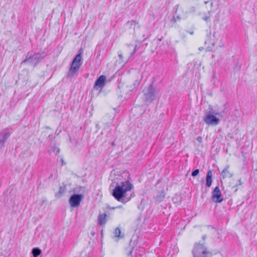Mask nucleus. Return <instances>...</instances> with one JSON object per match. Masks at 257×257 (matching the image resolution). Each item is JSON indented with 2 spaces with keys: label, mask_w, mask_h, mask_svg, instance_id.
Instances as JSON below:
<instances>
[{
  "label": "nucleus",
  "mask_w": 257,
  "mask_h": 257,
  "mask_svg": "<svg viewBox=\"0 0 257 257\" xmlns=\"http://www.w3.org/2000/svg\"><path fill=\"white\" fill-rule=\"evenodd\" d=\"M212 113H213V114H216V115H217V114H218V113H217V112H212Z\"/></svg>",
  "instance_id": "c756f323"
},
{
  "label": "nucleus",
  "mask_w": 257,
  "mask_h": 257,
  "mask_svg": "<svg viewBox=\"0 0 257 257\" xmlns=\"http://www.w3.org/2000/svg\"><path fill=\"white\" fill-rule=\"evenodd\" d=\"M81 59L80 53L78 54L74 58L68 73V77H72L76 74L81 66Z\"/></svg>",
  "instance_id": "39448f33"
},
{
  "label": "nucleus",
  "mask_w": 257,
  "mask_h": 257,
  "mask_svg": "<svg viewBox=\"0 0 257 257\" xmlns=\"http://www.w3.org/2000/svg\"><path fill=\"white\" fill-rule=\"evenodd\" d=\"M143 94L145 103H150L156 98L157 92L156 88L153 86V84L151 83L144 88Z\"/></svg>",
  "instance_id": "7ed1b4c3"
},
{
  "label": "nucleus",
  "mask_w": 257,
  "mask_h": 257,
  "mask_svg": "<svg viewBox=\"0 0 257 257\" xmlns=\"http://www.w3.org/2000/svg\"><path fill=\"white\" fill-rule=\"evenodd\" d=\"M11 134L8 128L4 129L0 132V149L4 146L5 143Z\"/></svg>",
  "instance_id": "6e6552de"
},
{
  "label": "nucleus",
  "mask_w": 257,
  "mask_h": 257,
  "mask_svg": "<svg viewBox=\"0 0 257 257\" xmlns=\"http://www.w3.org/2000/svg\"><path fill=\"white\" fill-rule=\"evenodd\" d=\"M133 188V185L129 181L121 182L113 189L112 195L117 201L125 203L131 198L128 192Z\"/></svg>",
  "instance_id": "f257e3e1"
},
{
  "label": "nucleus",
  "mask_w": 257,
  "mask_h": 257,
  "mask_svg": "<svg viewBox=\"0 0 257 257\" xmlns=\"http://www.w3.org/2000/svg\"><path fill=\"white\" fill-rule=\"evenodd\" d=\"M212 198L215 202H221L223 201L221 191L218 186H216L212 192Z\"/></svg>",
  "instance_id": "9d476101"
},
{
  "label": "nucleus",
  "mask_w": 257,
  "mask_h": 257,
  "mask_svg": "<svg viewBox=\"0 0 257 257\" xmlns=\"http://www.w3.org/2000/svg\"><path fill=\"white\" fill-rule=\"evenodd\" d=\"M106 79V76L104 75H102L99 76L95 82L94 88L96 90H98L103 87L105 85Z\"/></svg>",
  "instance_id": "9b49d317"
},
{
  "label": "nucleus",
  "mask_w": 257,
  "mask_h": 257,
  "mask_svg": "<svg viewBox=\"0 0 257 257\" xmlns=\"http://www.w3.org/2000/svg\"><path fill=\"white\" fill-rule=\"evenodd\" d=\"M137 50V46H136L134 48V52L132 53H131V56L134 55V54L136 53Z\"/></svg>",
  "instance_id": "5701e85b"
},
{
  "label": "nucleus",
  "mask_w": 257,
  "mask_h": 257,
  "mask_svg": "<svg viewBox=\"0 0 257 257\" xmlns=\"http://www.w3.org/2000/svg\"><path fill=\"white\" fill-rule=\"evenodd\" d=\"M194 257H211L212 253L203 243H195L192 250Z\"/></svg>",
  "instance_id": "f03ea898"
},
{
  "label": "nucleus",
  "mask_w": 257,
  "mask_h": 257,
  "mask_svg": "<svg viewBox=\"0 0 257 257\" xmlns=\"http://www.w3.org/2000/svg\"><path fill=\"white\" fill-rule=\"evenodd\" d=\"M203 120L207 124L216 125L219 123V119L215 115L206 113L204 117Z\"/></svg>",
  "instance_id": "423d86ee"
},
{
  "label": "nucleus",
  "mask_w": 257,
  "mask_h": 257,
  "mask_svg": "<svg viewBox=\"0 0 257 257\" xmlns=\"http://www.w3.org/2000/svg\"><path fill=\"white\" fill-rule=\"evenodd\" d=\"M184 16V13L183 12V9L179 7V6H176V11L173 15V18L171 20V22L175 23L177 21H180L181 18Z\"/></svg>",
  "instance_id": "1a4fd4ad"
},
{
  "label": "nucleus",
  "mask_w": 257,
  "mask_h": 257,
  "mask_svg": "<svg viewBox=\"0 0 257 257\" xmlns=\"http://www.w3.org/2000/svg\"><path fill=\"white\" fill-rule=\"evenodd\" d=\"M189 33L191 34V35H192L193 34V32H190Z\"/></svg>",
  "instance_id": "2f4dec72"
},
{
  "label": "nucleus",
  "mask_w": 257,
  "mask_h": 257,
  "mask_svg": "<svg viewBox=\"0 0 257 257\" xmlns=\"http://www.w3.org/2000/svg\"><path fill=\"white\" fill-rule=\"evenodd\" d=\"M202 138L201 137L199 136L197 138V141L199 142V143H201L202 142Z\"/></svg>",
  "instance_id": "4be33fe9"
},
{
  "label": "nucleus",
  "mask_w": 257,
  "mask_h": 257,
  "mask_svg": "<svg viewBox=\"0 0 257 257\" xmlns=\"http://www.w3.org/2000/svg\"><path fill=\"white\" fill-rule=\"evenodd\" d=\"M210 5H211V7H212L213 6V3H212V2H211V4H210Z\"/></svg>",
  "instance_id": "473e14b6"
},
{
  "label": "nucleus",
  "mask_w": 257,
  "mask_h": 257,
  "mask_svg": "<svg viewBox=\"0 0 257 257\" xmlns=\"http://www.w3.org/2000/svg\"><path fill=\"white\" fill-rule=\"evenodd\" d=\"M127 257H132V251H131L129 252V253L127 255Z\"/></svg>",
  "instance_id": "393cba45"
},
{
  "label": "nucleus",
  "mask_w": 257,
  "mask_h": 257,
  "mask_svg": "<svg viewBox=\"0 0 257 257\" xmlns=\"http://www.w3.org/2000/svg\"><path fill=\"white\" fill-rule=\"evenodd\" d=\"M199 170L196 169L192 172L191 175L193 177H195L199 174Z\"/></svg>",
  "instance_id": "aec40b11"
},
{
  "label": "nucleus",
  "mask_w": 257,
  "mask_h": 257,
  "mask_svg": "<svg viewBox=\"0 0 257 257\" xmlns=\"http://www.w3.org/2000/svg\"><path fill=\"white\" fill-rule=\"evenodd\" d=\"M91 235L93 236L94 235H95V232L94 231H91V233H90Z\"/></svg>",
  "instance_id": "bb28decb"
},
{
  "label": "nucleus",
  "mask_w": 257,
  "mask_h": 257,
  "mask_svg": "<svg viewBox=\"0 0 257 257\" xmlns=\"http://www.w3.org/2000/svg\"><path fill=\"white\" fill-rule=\"evenodd\" d=\"M165 197V193L164 191H162L161 192L159 193V194H158L156 197V200L158 202L162 201Z\"/></svg>",
  "instance_id": "a211bd4d"
},
{
  "label": "nucleus",
  "mask_w": 257,
  "mask_h": 257,
  "mask_svg": "<svg viewBox=\"0 0 257 257\" xmlns=\"http://www.w3.org/2000/svg\"><path fill=\"white\" fill-rule=\"evenodd\" d=\"M221 175L223 178L229 177L230 178L232 176V174L229 171V166H227L222 171Z\"/></svg>",
  "instance_id": "4468645a"
},
{
  "label": "nucleus",
  "mask_w": 257,
  "mask_h": 257,
  "mask_svg": "<svg viewBox=\"0 0 257 257\" xmlns=\"http://www.w3.org/2000/svg\"><path fill=\"white\" fill-rule=\"evenodd\" d=\"M133 26H134L133 28V29L134 30L135 29L136 26H137V27L138 28H140V26H139V23L135 21H129L128 22H127L126 24H125L126 27L129 28H132V27Z\"/></svg>",
  "instance_id": "f3484780"
},
{
  "label": "nucleus",
  "mask_w": 257,
  "mask_h": 257,
  "mask_svg": "<svg viewBox=\"0 0 257 257\" xmlns=\"http://www.w3.org/2000/svg\"><path fill=\"white\" fill-rule=\"evenodd\" d=\"M238 184H236V185H235V186H233V187H232V189H234V191H237V188H236V187L237 186H238V185H241L242 184V183H241V180H240V179H239V180L238 181Z\"/></svg>",
  "instance_id": "412c9836"
},
{
  "label": "nucleus",
  "mask_w": 257,
  "mask_h": 257,
  "mask_svg": "<svg viewBox=\"0 0 257 257\" xmlns=\"http://www.w3.org/2000/svg\"><path fill=\"white\" fill-rule=\"evenodd\" d=\"M41 59V56L39 54H34L33 55L28 56L27 55L24 61H23L21 64L28 62L34 66H35L38 64Z\"/></svg>",
  "instance_id": "0eeeda50"
},
{
  "label": "nucleus",
  "mask_w": 257,
  "mask_h": 257,
  "mask_svg": "<svg viewBox=\"0 0 257 257\" xmlns=\"http://www.w3.org/2000/svg\"><path fill=\"white\" fill-rule=\"evenodd\" d=\"M206 238V235H204L202 236V239L203 240H205Z\"/></svg>",
  "instance_id": "cd10ccee"
},
{
  "label": "nucleus",
  "mask_w": 257,
  "mask_h": 257,
  "mask_svg": "<svg viewBox=\"0 0 257 257\" xmlns=\"http://www.w3.org/2000/svg\"><path fill=\"white\" fill-rule=\"evenodd\" d=\"M66 190V185L64 184H63L62 185L60 186L59 187V191L58 193H56L55 196L57 198H60L61 197L64 193L65 192Z\"/></svg>",
  "instance_id": "ddd939ff"
},
{
  "label": "nucleus",
  "mask_w": 257,
  "mask_h": 257,
  "mask_svg": "<svg viewBox=\"0 0 257 257\" xmlns=\"http://www.w3.org/2000/svg\"><path fill=\"white\" fill-rule=\"evenodd\" d=\"M128 47H130V48H133V45H130L128 46Z\"/></svg>",
  "instance_id": "7c9ffc66"
},
{
  "label": "nucleus",
  "mask_w": 257,
  "mask_h": 257,
  "mask_svg": "<svg viewBox=\"0 0 257 257\" xmlns=\"http://www.w3.org/2000/svg\"><path fill=\"white\" fill-rule=\"evenodd\" d=\"M75 191L81 192V193L80 194H74L70 197L69 202L71 206L73 207H77L80 205L81 201L83 198L82 193L84 192V188L81 187L76 188Z\"/></svg>",
  "instance_id": "20e7f679"
},
{
  "label": "nucleus",
  "mask_w": 257,
  "mask_h": 257,
  "mask_svg": "<svg viewBox=\"0 0 257 257\" xmlns=\"http://www.w3.org/2000/svg\"><path fill=\"white\" fill-rule=\"evenodd\" d=\"M212 172L211 170H209L207 173L206 176V186L207 187H210L212 183Z\"/></svg>",
  "instance_id": "2eb2a0df"
},
{
  "label": "nucleus",
  "mask_w": 257,
  "mask_h": 257,
  "mask_svg": "<svg viewBox=\"0 0 257 257\" xmlns=\"http://www.w3.org/2000/svg\"><path fill=\"white\" fill-rule=\"evenodd\" d=\"M121 207H122V206H116V207H113V208H112V209H115V208H121Z\"/></svg>",
  "instance_id": "a878e982"
},
{
  "label": "nucleus",
  "mask_w": 257,
  "mask_h": 257,
  "mask_svg": "<svg viewBox=\"0 0 257 257\" xmlns=\"http://www.w3.org/2000/svg\"><path fill=\"white\" fill-rule=\"evenodd\" d=\"M106 215L105 214H99L97 218L98 223L101 225L105 224L106 222Z\"/></svg>",
  "instance_id": "dca6fc26"
},
{
  "label": "nucleus",
  "mask_w": 257,
  "mask_h": 257,
  "mask_svg": "<svg viewBox=\"0 0 257 257\" xmlns=\"http://www.w3.org/2000/svg\"><path fill=\"white\" fill-rule=\"evenodd\" d=\"M121 55H122V53H121V52H120V53H118V56H119V57H121Z\"/></svg>",
  "instance_id": "c85d7f7f"
},
{
  "label": "nucleus",
  "mask_w": 257,
  "mask_h": 257,
  "mask_svg": "<svg viewBox=\"0 0 257 257\" xmlns=\"http://www.w3.org/2000/svg\"><path fill=\"white\" fill-rule=\"evenodd\" d=\"M113 234L115 238V241H118V239L122 238L124 234L121 232L119 228L117 227L115 229Z\"/></svg>",
  "instance_id": "f8f14e48"
},
{
  "label": "nucleus",
  "mask_w": 257,
  "mask_h": 257,
  "mask_svg": "<svg viewBox=\"0 0 257 257\" xmlns=\"http://www.w3.org/2000/svg\"><path fill=\"white\" fill-rule=\"evenodd\" d=\"M32 253L34 257H37L41 253V250L39 248H34L32 250Z\"/></svg>",
  "instance_id": "6ab92c4d"
},
{
  "label": "nucleus",
  "mask_w": 257,
  "mask_h": 257,
  "mask_svg": "<svg viewBox=\"0 0 257 257\" xmlns=\"http://www.w3.org/2000/svg\"><path fill=\"white\" fill-rule=\"evenodd\" d=\"M209 17H204L203 18V20L205 21H207L208 20V19H209Z\"/></svg>",
  "instance_id": "b1692460"
}]
</instances>
